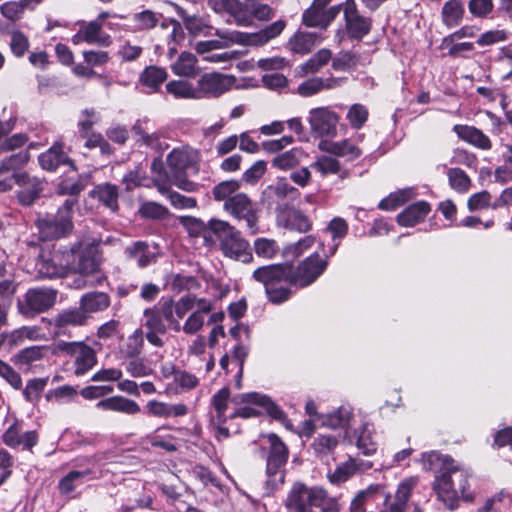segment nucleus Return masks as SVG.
<instances>
[{"mask_svg":"<svg viewBox=\"0 0 512 512\" xmlns=\"http://www.w3.org/2000/svg\"><path fill=\"white\" fill-rule=\"evenodd\" d=\"M328 262L314 253L294 267L291 264H271L257 268L252 278L261 283L270 302L281 304L293 294L289 286L304 288L311 285L327 268Z\"/></svg>","mask_w":512,"mask_h":512,"instance_id":"1","label":"nucleus"},{"mask_svg":"<svg viewBox=\"0 0 512 512\" xmlns=\"http://www.w3.org/2000/svg\"><path fill=\"white\" fill-rule=\"evenodd\" d=\"M214 238L225 257L242 263L253 261L249 242L229 222L220 219L208 221V226L205 230V241L208 242Z\"/></svg>","mask_w":512,"mask_h":512,"instance_id":"2","label":"nucleus"},{"mask_svg":"<svg viewBox=\"0 0 512 512\" xmlns=\"http://www.w3.org/2000/svg\"><path fill=\"white\" fill-rule=\"evenodd\" d=\"M452 471H443L437 475L432 483L437 499L449 510L459 506V500L472 502L474 493L469 490L468 474L457 466Z\"/></svg>","mask_w":512,"mask_h":512,"instance_id":"3","label":"nucleus"},{"mask_svg":"<svg viewBox=\"0 0 512 512\" xmlns=\"http://www.w3.org/2000/svg\"><path fill=\"white\" fill-rule=\"evenodd\" d=\"M284 506L287 512H313L312 508L320 507L322 512H339L336 499L330 497L321 487H308L301 482H295L288 491Z\"/></svg>","mask_w":512,"mask_h":512,"instance_id":"4","label":"nucleus"},{"mask_svg":"<svg viewBox=\"0 0 512 512\" xmlns=\"http://www.w3.org/2000/svg\"><path fill=\"white\" fill-rule=\"evenodd\" d=\"M74 198H67L55 214H47L36 222L42 239L52 240L67 236L73 230Z\"/></svg>","mask_w":512,"mask_h":512,"instance_id":"5","label":"nucleus"},{"mask_svg":"<svg viewBox=\"0 0 512 512\" xmlns=\"http://www.w3.org/2000/svg\"><path fill=\"white\" fill-rule=\"evenodd\" d=\"M232 403L239 407L230 410V418H251L260 414L256 407L263 408L270 416L279 421H285V413L266 395L252 392L241 394L232 399Z\"/></svg>","mask_w":512,"mask_h":512,"instance_id":"6","label":"nucleus"},{"mask_svg":"<svg viewBox=\"0 0 512 512\" xmlns=\"http://www.w3.org/2000/svg\"><path fill=\"white\" fill-rule=\"evenodd\" d=\"M267 439L269 452L266 464V489L267 493L271 494L284 483L288 449L276 434H269Z\"/></svg>","mask_w":512,"mask_h":512,"instance_id":"7","label":"nucleus"},{"mask_svg":"<svg viewBox=\"0 0 512 512\" xmlns=\"http://www.w3.org/2000/svg\"><path fill=\"white\" fill-rule=\"evenodd\" d=\"M69 272L81 275H92L99 270L102 257L97 245L93 243H77L66 252Z\"/></svg>","mask_w":512,"mask_h":512,"instance_id":"8","label":"nucleus"},{"mask_svg":"<svg viewBox=\"0 0 512 512\" xmlns=\"http://www.w3.org/2000/svg\"><path fill=\"white\" fill-rule=\"evenodd\" d=\"M64 353L73 360L74 374L84 376L97 364L96 351L82 341H59L55 344L53 354Z\"/></svg>","mask_w":512,"mask_h":512,"instance_id":"9","label":"nucleus"},{"mask_svg":"<svg viewBox=\"0 0 512 512\" xmlns=\"http://www.w3.org/2000/svg\"><path fill=\"white\" fill-rule=\"evenodd\" d=\"M339 6L343 11L344 32L348 38L361 40L370 33L372 20L360 12L355 0H345Z\"/></svg>","mask_w":512,"mask_h":512,"instance_id":"10","label":"nucleus"},{"mask_svg":"<svg viewBox=\"0 0 512 512\" xmlns=\"http://www.w3.org/2000/svg\"><path fill=\"white\" fill-rule=\"evenodd\" d=\"M56 291L49 288H31L22 300L18 301L19 312L26 317H33L50 309L56 301Z\"/></svg>","mask_w":512,"mask_h":512,"instance_id":"11","label":"nucleus"},{"mask_svg":"<svg viewBox=\"0 0 512 512\" xmlns=\"http://www.w3.org/2000/svg\"><path fill=\"white\" fill-rule=\"evenodd\" d=\"M311 133L316 137L335 138L339 115L326 106L312 108L307 117Z\"/></svg>","mask_w":512,"mask_h":512,"instance_id":"12","label":"nucleus"},{"mask_svg":"<svg viewBox=\"0 0 512 512\" xmlns=\"http://www.w3.org/2000/svg\"><path fill=\"white\" fill-rule=\"evenodd\" d=\"M223 209L235 219L244 221L250 234L258 232V214L247 194L236 195L233 200L223 204Z\"/></svg>","mask_w":512,"mask_h":512,"instance_id":"13","label":"nucleus"},{"mask_svg":"<svg viewBox=\"0 0 512 512\" xmlns=\"http://www.w3.org/2000/svg\"><path fill=\"white\" fill-rule=\"evenodd\" d=\"M168 322L175 332L181 331V324L173 316V302L165 301L159 307L146 309L143 315V326L148 331H156L160 333L166 332V324Z\"/></svg>","mask_w":512,"mask_h":512,"instance_id":"14","label":"nucleus"},{"mask_svg":"<svg viewBox=\"0 0 512 512\" xmlns=\"http://www.w3.org/2000/svg\"><path fill=\"white\" fill-rule=\"evenodd\" d=\"M194 161V152L192 150L176 148L173 149L167 156L168 167L173 174L174 184L185 191L191 192L195 190L196 184L179 176L186 168H188Z\"/></svg>","mask_w":512,"mask_h":512,"instance_id":"15","label":"nucleus"},{"mask_svg":"<svg viewBox=\"0 0 512 512\" xmlns=\"http://www.w3.org/2000/svg\"><path fill=\"white\" fill-rule=\"evenodd\" d=\"M234 83L233 76L217 72L205 73L197 81L199 99L217 98L228 92Z\"/></svg>","mask_w":512,"mask_h":512,"instance_id":"16","label":"nucleus"},{"mask_svg":"<svg viewBox=\"0 0 512 512\" xmlns=\"http://www.w3.org/2000/svg\"><path fill=\"white\" fill-rule=\"evenodd\" d=\"M68 260L66 252L55 251L42 253L35 265L37 273L42 278L63 277L68 272Z\"/></svg>","mask_w":512,"mask_h":512,"instance_id":"17","label":"nucleus"},{"mask_svg":"<svg viewBox=\"0 0 512 512\" xmlns=\"http://www.w3.org/2000/svg\"><path fill=\"white\" fill-rule=\"evenodd\" d=\"M363 139L364 134H357L354 142L352 139H344L341 141L322 139L318 144V148L321 151L336 157H342L348 161H353L359 158L362 154V150L358 147L357 143L362 142Z\"/></svg>","mask_w":512,"mask_h":512,"instance_id":"18","label":"nucleus"},{"mask_svg":"<svg viewBox=\"0 0 512 512\" xmlns=\"http://www.w3.org/2000/svg\"><path fill=\"white\" fill-rule=\"evenodd\" d=\"M285 26V21L278 20L257 33L249 34L237 31L233 33H228L226 35L229 39H231L232 41H236L238 44L261 46L266 44L269 40L280 35L284 30Z\"/></svg>","mask_w":512,"mask_h":512,"instance_id":"19","label":"nucleus"},{"mask_svg":"<svg viewBox=\"0 0 512 512\" xmlns=\"http://www.w3.org/2000/svg\"><path fill=\"white\" fill-rule=\"evenodd\" d=\"M300 197V191L292 186L284 177H279L263 191V201L268 205L282 207V203L289 200H296Z\"/></svg>","mask_w":512,"mask_h":512,"instance_id":"20","label":"nucleus"},{"mask_svg":"<svg viewBox=\"0 0 512 512\" xmlns=\"http://www.w3.org/2000/svg\"><path fill=\"white\" fill-rule=\"evenodd\" d=\"M339 13V4L326 8L313 1L311 6L304 11L302 22L307 27L326 29Z\"/></svg>","mask_w":512,"mask_h":512,"instance_id":"21","label":"nucleus"},{"mask_svg":"<svg viewBox=\"0 0 512 512\" xmlns=\"http://www.w3.org/2000/svg\"><path fill=\"white\" fill-rule=\"evenodd\" d=\"M71 41L75 45L87 43L90 45L108 47L112 43V38L103 31L99 21H90L80 26L76 34L72 36Z\"/></svg>","mask_w":512,"mask_h":512,"instance_id":"22","label":"nucleus"},{"mask_svg":"<svg viewBox=\"0 0 512 512\" xmlns=\"http://www.w3.org/2000/svg\"><path fill=\"white\" fill-rule=\"evenodd\" d=\"M372 467L369 461L349 457L347 461L340 463L336 468L328 472L327 478L333 485H340L348 481L357 472L368 470Z\"/></svg>","mask_w":512,"mask_h":512,"instance_id":"23","label":"nucleus"},{"mask_svg":"<svg viewBox=\"0 0 512 512\" xmlns=\"http://www.w3.org/2000/svg\"><path fill=\"white\" fill-rule=\"evenodd\" d=\"M3 442L11 447H22L23 449H31L38 442V434L36 431H26L22 433V427L17 421L13 422L2 436Z\"/></svg>","mask_w":512,"mask_h":512,"instance_id":"24","label":"nucleus"},{"mask_svg":"<svg viewBox=\"0 0 512 512\" xmlns=\"http://www.w3.org/2000/svg\"><path fill=\"white\" fill-rule=\"evenodd\" d=\"M13 179L20 187L18 199L23 205H31L43 190V183L27 173H14Z\"/></svg>","mask_w":512,"mask_h":512,"instance_id":"25","label":"nucleus"},{"mask_svg":"<svg viewBox=\"0 0 512 512\" xmlns=\"http://www.w3.org/2000/svg\"><path fill=\"white\" fill-rule=\"evenodd\" d=\"M343 79L334 77H311L302 81L296 88L301 97H312L325 90H332L342 85Z\"/></svg>","mask_w":512,"mask_h":512,"instance_id":"26","label":"nucleus"},{"mask_svg":"<svg viewBox=\"0 0 512 512\" xmlns=\"http://www.w3.org/2000/svg\"><path fill=\"white\" fill-rule=\"evenodd\" d=\"M211 8L217 13L227 12L239 25H248L251 17L248 14L247 6L239 0H210Z\"/></svg>","mask_w":512,"mask_h":512,"instance_id":"27","label":"nucleus"},{"mask_svg":"<svg viewBox=\"0 0 512 512\" xmlns=\"http://www.w3.org/2000/svg\"><path fill=\"white\" fill-rule=\"evenodd\" d=\"M212 302L206 298H200L198 306L190 313L181 326V331L188 335L199 332L205 324V316L212 310Z\"/></svg>","mask_w":512,"mask_h":512,"instance_id":"28","label":"nucleus"},{"mask_svg":"<svg viewBox=\"0 0 512 512\" xmlns=\"http://www.w3.org/2000/svg\"><path fill=\"white\" fill-rule=\"evenodd\" d=\"M88 316L83 310L70 308L58 313L52 320V325L57 333H65L71 327L83 326L86 324Z\"/></svg>","mask_w":512,"mask_h":512,"instance_id":"29","label":"nucleus"},{"mask_svg":"<svg viewBox=\"0 0 512 512\" xmlns=\"http://www.w3.org/2000/svg\"><path fill=\"white\" fill-rule=\"evenodd\" d=\"M149 416L157 418L182 417L188 414V407L184 403L170 404L158 400H149L145 406Z\"/></svg>","mask_w":512,"mask_h":512,"instance_id":"30","label":"nucleus"},{"mask_svg":"<svg viewBox=\"0 0 512 512\" xmlns=\"http://www.w3.org/2000/svg\"><path fill=\"white\" fill-rule=\"evenodd\" d=\"M38 161L40 166L47 171H54L61 164H67L73 170L76 169L73 161L63 151V147L59 143L54 144L46 152L40 154Z\"/></svg>","mask_w":512,"mask_h":512,"instance_id":"31","label":"nucleus"},{"mask_svg":"<svg viewBox=\"0 0 512 512\" xmlns=\"http://www.w3.org/2000/svg\"><path fill=\"white\" fill-rule=\"evenodd\" d=\"M431 211V206L426 201H418L409 205L397 215V222L400 226L413 227L422 222Z\"/></svg>","mask_w":512,"mask_h":512,"instance_id":"32","label":"nucleus"},{"mask_svg":"<svg viewBox=\"0 0 512 512\" xmlns=\"http://www.w3.org/2000/svg\"><path fill=\"white\" fill-rule=\"evenodd\" d=\"M96 407L99 410L120 412L127 415H135L140 412V406L134 400L122 396H112L100 400Z\"/></svg>","mask_w":512,"mask_h":512,"instance_id":"33","label":"nucleus"},{"mask_svg":"<svg viewBox=\"0 0 512 512\" xmlns=\"http://www.w3.org/2000/svg\"><path fill=\"white\" fill-rule=\"evenodd\" d=\"M170 5L176 13L182 18L185 28L194 36H209L212 35V27L201 17L196 15H189L185 9L179 5L170 2Z\"/></svg>","mask_w":512,"mask_h":512,"instance_id":"34","label":"nucleus"},{"mask_svg":"<svg viewBox=\"0 0 512 512\" xmlns=\"http://www.w3.org/2000/svg\"><path fill=\"white\" fill-rule=\"evenodd\" d=\"M320 42L321 37L317 33L298 31L289 39L288 47L291 52L304 55L309 53Z\"/></svg>","mask_w":512,"mask_h":512,"instance_id":"35","label":"nucleus"},{"mask_svg":"<svg viewBox=\"0 0 512 512\" xmlns=\"http://www.w3.org/2000/svg\"><path fill=\"white\" fill-rule=\"evenodd\" d=\"M453 131L465 142L482 150L491 148V141L481 130L467 125H455Z\"/></svg>","mask_w":512,"mask_h":512,"instance_id":"36","label":"nucleus"},{"mask_svg":"<svg viewBox=\"0 0 512 512\" xmlns=\"http://www.w3.org/2000/svg\"><path fill=\"white\" fill-rule=\"evenodd\" d=\"M230 391L228 388L220 389L211 399L213 412L211 414V423H226L230 418L229 404Z\"/></svg>","mask_w":512,"mask_h":512,"instance_id":"37","label":"nucleus"},{"mask_svg":"<svg viewBox=\"0 0 512 512\" xmlns=\"http://www.w3.org/2000/svg\"><path fill=\"white\" fill-rule=\"evenodd\" d=\"M167 72L158 66L146 67L140 74L139 82L146 93L157 92L162 83L167 79Z\"/></svg>","mask_w":512,"mask_h":512,"instance_id":"38","label":"nucleus"},{"mask_svg":"<svg viewBox=\"0 0 512 512\" xmlns=\"http://www.w3.org/2000/svg\"><path fill=\"white\" fill-rule=\"evenodd\" d=\"M197 62L198 60L193 53L183 51L177 60L171 64V70L175 75L194 78L200 72Z\"/></svg>","mask_w":512,"mask_h":512,"instance_id":"39","label":"nucleus"},{"mask_svg":"<svg viewBox=\"0 0 512 512\" xmlns=\"http://www.w3.org/2000/svg\"><path fill=\"white\" fill-rule=\"evenodd\" d=\"M465 14L464 4L461 0H449L444 3L441 10L442 23L449 29L457 27Z\"/></svg>","mask_w":512,"mask_h":512,"instance_id":"40","label":"nucleus"},{"mask_svg":"<svg viewBox=\"0 0 512 512\" xmlns=\"http://www.w3.org/2000/svg\"><path fill=\"white\" fill-rule=\"evenodd\" d=\"M155 248H150L145 242H135L125 249L130 259L136 261L141 268L146 267L156 260Z\"/></svg>","mask_w":512,"mask_h":512,"instance_id":"41","label":"nucleus"},{"mask_svg":"<svg viewBox=\"0 0 512 512\" xmlns=\"http://www.w3.org/2000/svg\"><path fill=\"white\" fill-rule=\"evenodd\" d=\"M421 461L424 470L438 471L439 474L443 471H452L451 469L455 467L452 458L435 451L423 453Z\"/></svg>","mask_w":512,"mask_h":512,"instance_id":"42","label":"nucleus"},{"mask_svg":"<svg viewBox=\"0 0 512 512\" xmlns=\"http://www.w3.org/2000/svg\"><path fill=\"white\" fill-rule=\"evenodd\" d=\"M110 305V298L103 292H91L84 294L80 299L79 308L89 317L90 313L105 310Z\"/></svg>","mask_w":512,"mask_h":512,"instance_id":"43","label":"nucleus"},{"mask_svg":"<svg viewBox=\"0 0 512 512\" xmlns=\"http://www.w3.org/2000/svg\"><path fill=\"white\" fill-rule=\"evenodd\" d=\"M48 347L47 346H31L20 350L13 357V362L15 365L22 367H30L36 362H39L44 359L47 355Z\"/></svg>","mask_w":512,"mask_h":512,"instance_id":"44","label":"nucleus"},{"mask_svg":"<svg viewBox=\"0 0 512 512\" xmlns=\"http://www.w3.org/2000/svg\"><path fill=\"white\" fill-rule=\"evenodd\" d=\"M352 417V410L348 406H341L337 410L332 413L327 414L324 417L323 425L331 427V428H344L345 429V438L351 442L349 437L348 426Z\"/></svg>","mask_w":512,"mask_h":512,"instance_id":"45","label":"nucleus"},{"mask_svg":"<svg viewBox=\"0 0 512 512\" xmlns=\"http://www.w3.org/2000/svg\"><path fill=\"white\" fill-rule=\"evenodd\" d=\"M166 91L176 99L199 100L198 85L187 80H172L166 84Z\"/></svg>","mask_w":512,"mask_h":512,"instance_id":"46","label":"nucleus"},{"mask_svg":"<svg viewBox=\"0 0 512 512\" xmlns=\"http://www.w3.org/2000/svg\"><path fill=\"white\" fill-rule=\"evenodd\" d=\"M93 197L97 198L106 207L112 211L118 208V189L115 185L104 183L96 186L91 192Z\"/></svg>","mask_w":512,"mask_h":512,"instance_id":"47","label":"nucleus"},{"mask_svg":"<svg viewBox=\"0 0 512 512\" xmlns=\"http://www.w3.org/2000/svg\"><path fill=\"white\" fill-rule=\"evenodd\" d=\"M237 32L236 30H215V34L220 38L218 40H209V41H199L195 45V50L199 54H204L208 51L221 49L228 47L232 44H238L236 41H232L227 37L226 34Z\"/></svg>","mask_w":512,"mask_h":512,"instance_id":"48","label":"nucleus"},{"mask_svg":"<svg viewBox=\"0 0 512 512\" xmlns=\"http://www.w3.org/2000/svg\"><path fill=\"white\" fill-rule=\"evenodd\" d=\"M240 190V182L236 180H228L222 181L217 184L213 190L212 194L216 201H222L224 203H228L230 200H233L236 195H239Z\"/></svg>","mask_w":512,"mask_h":512,"instance_id":"49","label":"nucleus"},{"mask_svg":"<svg viewBox=\"0 0 512 512\" xmlns=\"http://www.w3.org/2000/svg\"><path fill=\"white\" fill-rule=\"evenodd\" d=\"M286 227L300 233H306L312 229V222L299 209H291L286 218Z\"/></svg>","mask_w":512,"mask_h":512,"instance_id":"50","label":"nucleus"},{"mask_svg":"<svg viewBox=\"0 0 512 512\" xmlns=\"http://www.w3.org/2000/svg\"><path fill=\"white\" fill-rule=\"evenodd\" d=\"M302 155L300 149L293 148L277 155L272 161V166L283 171L292 169L300 163Z\"/></svg>","mask_w":512,"mask_h":512,"instance_id":"51","label":"nucleus"},{"mask_svg":"<svg viewBox=\"0 0 512 512\" xmlns=\"http://www.w3.org/2000/svg\"><path fill=\"white\" fill-rule=\"evenodd\" d=\"M255 254L265 260L273 259L279 252V245L274 239L260 237L253 243Z\"/></svg>","mask_w":512,"mask_h":512,"instance_id":"52","label":"nucleus"},{"mask_svg":"<svg viewBox=\"0 0 512 512\" xmlns=\"http://www.w3.org/2000/svg\"><path fill=\"white\" fill-rule=\"evenodd\" d=\"M90 473L91 471L89 469L69 472L59 482L60 492L65 495L72 493L79 484L83 483L84 478Z\"/></svg>","mask_w":512,"mask_h":512,"instance_id":"53","label":"nucleus"},{"mask_svg":"<svg viewBox=\"0 0 512 512\" xmlns=\"http://www.w3.org/2000/svg\"><path fill=\"white\" fill-rule=\"evenodd\" d=\"M356 445L364 455L369 456L376 452L377 447L373 440V428L371 425L364 424L362 426L361 432L357 437Z\"/></svg>","mask_w":512,"mask_h":512,"instance_id":"54","label":"nucleus"},{"mask_svg":"<svg viewBox=\"0 0 512 512\" xmlns=\"http://www.w3.org/2000/svg\"><path fill=\"white\" fill-rule=\"evenodd\" d=\"M411 190L404 189L389 194L386 198L382 199L378 207L381 210L392 211L399 206L405 204L411 197Z\"/></svg>","mask_w":512,"mask_h":512,"instance_id":"55","label":"nucleus"},{"mask_svg":"<svg viewBox=\"0 0 512 512\" xmlns=\"http://www.w3.org/2000/svg\"><path fill=\"white\" fill-rule=\"evenodd\" d=\"M447 176L452 189L459 193H465L469 190L471 180L462 169L450 168L447 171Z\"/></svg>","mask_w":512,"mask_h":512,"instance_id":"56","label":"nucleus"},{"mask_svg":"<svg viewBox=\"0 0 512 512\" xmlns=\"http://www.w3.org/2000/svg\"><path fill=\"white\" fill-rule=\"evenodd\" d=\"M332 53L328 49H321L307 60L301 67L305 74L318 72L331 59Z\"/></svg>","mask_w":512,"mask_h":512,"instance_id":"57","label":"nucleus"},{"mask_svg":"<svg viewBox=\"0 0 512 512\" xmlns=\"http://www.w3.org/2000/svg\"><path fill=\"white\" fill-rule=\"evenodd\" d=\"M311 167L322 176L338 174L341 172L340 162L332 156L323 155L318 157L316 161L311 164Z\"/></svg>","mask_w":512,"mask_h":512,"instance_id":"58","label":"nucleus"},{"mask_svg":"<svg viewBox=\"0 0 512 512\" xmlns=\"http://www.w3.org/2000/svg\"><path fill=\"white\" fill-rule=\"evenodd\" d=\"M418 483V479L416 477H410L402 481L397 488L395 501L392 503L393 505H397L398 507L406 510V505L409 500V497L416 487Z\"/></svg>","mask_w":512,"mask_h":512,"instance_id":"59","label":"nucleus"},{"mask_svg":"<svg viewBox=\"0 0 512 512\" xmlns=\"http://www.w3.org/2000/svg\"><path fill=\"white\" fill-rule=\"evenodd\" d=\"M160 15L152 10H143L133 15V23L137 30L144 31L150 30L157 26L159 23Z\"/></svg>","mask_w":512,"mask_h":512,"instance_id":"60","label":"nucleus"},{"mask_svg":"<svg viewBox=\"0 0 512 512\" xmlns=\"http://www.w3.org/2000/svg\"><path fill=\"white\" fill-rule=\"evenodd\" d=\"M369 117L368 109L359 103L353 104L349 107L346 119L353 129H360L367 122Z\"/></svg>","mask_w":512,"mask_h":512,"instance_id":"61","label":"nucleus"},{"mask_svg":"<svg viewBox=\"0 0 512 512\" xmlns=\"http://www.w3.org/2000/svg\"><path fill=\"white\" fill-rule=\"evenodd\" d=\"M338 445V439L331 434H319L315 437L312 448L318 455H328L332 453Z\"/></svg>","mask_w":512,"mask_h":512,"instance_id":"62","label":"nucleus"},{"mask_svg":"<svg viewBox=\"0 0 512 512\" xmlns=\"http://www.w3.org/2000/svg\"><path fill=\"white\" fill-rule=\"evenodd\" d=\"M125 369L135 378L149 376L153 372V369L145 359L138 356L129 358L125 362Z\"/></svg>","mask_w":512,"mask_h":512,"instance_id":"63","label":"nucleus"},{"mask_svg":"<svg viewBox=\"0 0 512 512\" xmlns=\"http://www.w3.org/2000/svg\"><path fill=\"white\" fill-rule=\"evenodd\" d=\"M143 344V332L140 329H136L127 338L122 352L128 358L139 356L142 351Z\"/></svg>","mask_w":512,"mask_h":512,"instance_id":"64","label":"nucleus"}]
</instances>
